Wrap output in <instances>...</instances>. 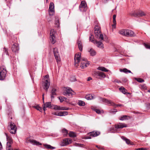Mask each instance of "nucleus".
<instances>
[{
	"label": "nucleus",
	"mask_w": 150,
	"mask_h": 150,
	"mask_svg": "<svg viewBox=\"0 0 150 150\" xmlns=\"http://www.w3.org/2000/svg\"><path fill=\"white\" fill-rule=\"evenodd\" d=\"M81 54L79 53L75 54L74 57V64L76 67L79 66V63L81 62L80 67L81 69H84L88 66L90 63H86L87 60L86 58H81Z\"/></svg>",
	"instance_id": "1"
},
{
	"label": "nucleus",
	"mask_w": 150,
	"mask_h": 150,
	"mask_svg": "<svg viewBox=\"0 0 150 150\" xmlns=\"http://www.w3.org/2000/svg\"><path fill=\"white\" fill-rule=\"evenodd\" d=\"M94 34L96 37L98 39L103 40V35L101 33L100 28L98 25H96L94 28Z\"/></svg>",
	"instance_id": "2"
},
{
	"label": "nucleus",
	"mask_w": 150,
	"mask_h": 150,
	"mask_svg": "<svg viewBox=\"0 0 150 150\" xmlns=\"http://www.w3.org/2000/svg\"><path fill=\"white\" fill-rule=\"evenodd\" d=\"M126 124L122 123H119L115 125V127H112L110 129V132L111 133H115L117 132L116 129H118L126 127Z\"/></svg>",
	"instance_id": "3"
},
{
	"label": "nucleus",
	"mask_w": 150,
	"mask_h": 150,
	"mask_svg": "<svg viewBox=\"0 0 150 150\" xmlns=\"http://www.w3.org/2000/svg\"><path fill=\"white\" fill-rule=\"evenodd\" d=\"M97 69L101 71H95L93 72V76L97 78L101 79L103 77V72H102L103 71V67H99Z\"/></svg>",
	"instance_id": "4"
},
{
	"label": "nucleus",
	"mask_w": 150,
	"mask_h": 150,
	"mask_svg": "<svg viewBox=\"0 0 150 150\" xmlns=\"http://www.w3.org/2000/svg\"><path fill=\"white\" fill-rule=\"evenodd\" d=\"M74 92L69 87H67L65 88L64 91L63 92V94L64 95L68 97L70 96V97L72 96Z\"/></svg>",
	"instance_id": "5"
},
{
	"label": "nucleus",
	"mask_w": 150,
	"mask_h": 150,
	"mask_svg": "<svg viewBox=\"0 0 150 150\" xmlns=\"http://www.w3.org/2000/svg\"><path fill=\"white\" fill-rule=\"evenodd\" d=\"M9 124L8 127L9 131L12 134H15L16 133L17 130L16 126L11 122H10Z\"/></svg>",
	"instance_id": "6"
},
{
	"label": "nucleus",
	"mask_w": 150,
	"mask_h": 150,
	"mask_svg": "<svg viewBox=\"0 0 150 150\" xmlns=\"http://www.w3.org/2000/svg\"><path fill=\"white\" fill-rule=\"evenodd\" d=\"M7 71L5 67H0V80H3L6 76Z\"/></svg>",
	"instance_id": "7"
},
{
	"label": "nucleus",
	"mask_w": 150,
	"mask_h": 150,
	"mask_svg": "<svg viewBox=\"0 0 150 150\" xmlns=\"http://www.w3.org/2000/svg\"><path fill=\"white\" fill-rule=\"evenodd\" d=\"M100 134V133L97 131H93L92 132H90L88 134V136H85L84 137V138L85 139H91V136L92 137H95L99 135Z\"/></svg>",
	"instance_id": "8"
},
{
	"label": "nucleus",
	"mask_w": 150,
	"mask_h": 150,
	"mask_svg": "<svg viewBox=\"0 0 150 150\" xmlns=\"http://www.w3.org/2000/svg\"><path fill=\"white\" fill-rule=\"evenodd\" d=\"M93 38L92 36V35H91L89 37V40L91 41V42L93 43L94 44H96L97 45V47L100 48H102L103 46V44L102 42H101L100 41H99L98 42L97 40H94L93 39Z\"/></svg>",
	"instance_id": "9"
},
{
	"label": "nucleus",
	"mask_w": 150,
	"mask_h": 150,
	"mask_svg": "<svg viewBox=\"0 0 150 150\" xmlns=\"http://www.w3.org/2000/svg\"><path fill=\"white\" fill-rule=\"evenodd\" d=\"M104 103H105L106 105L112 106H114L115 108H116L118 106L121 107L123 106V105L122 104H116L115 103L111 102V101L108 100L104 98Z\"/></svg>",
	"instance_id": "10"
},
{
	"label": "nucleus",
	"mask_w": 150,
	"mask_h": 150,
	"mask_svg": "<svg viewBox=\"0 0 150 150\" xmlns=\"http://www.w3.org/2000/svg\"><path fill=\"white\" fill-rule=\"evenodd\" d=\"M53 52L55 59H56L57 63H59L60 62V58L57 49L56 48H54L53 49Z\"/></svg>",
	"instance_id": "11"
},
{
	"label": "nucleus",
	"mask_w": 150,
	"mask_h": 150,
	"mask_svg": "<svg viewBox=\"0 0 150 150\" xmlns=\"http://www.w3.org/2000/svg\"><path fill=\"white\" fill-rule=\"evenodd\" d=\"M72 142L71 140L69 138L63 139L61 142L60 144L62 146H64L69 144Z\"/></svg>",
	"instance_id": "12"
},
{
	"label": "nucleus",
	"mask_w": 150,
	"mask_h": 150,
	"mask_svg": "<svg viewBox=\"0 0 150 150\" xmlns=\"http://www.w3.org/2000/svg\"><path fill=\"white\" fill-rule=\"evenodd\" d=\"M44 94H43L42 95V99L43 100V102L44 103ZM52 106L51 105V102H46L45 103H44L43 104V110L44 111L46 110V108H52Z\"/></svg>",
	"instance_id": "13"
},
{
	"label": "nucleus",
	"mask_w": 150,
	"mask_h": 150,
	"mask_svg": "<svg viewBox=\"0 0 150 150\" xmlns=\"http://www.w3.org/2000/svg\"><path fill=\"white\" fill-rule=\"evenodd\" d=\"M55 33V32L53 29H52L51 30L50 32V39L51 42L53 44H54L55 42V36L54 35Z\"/></svg>",
	"instance_id": "14"
},
{
	"label": "nucleus",
	"mask_w": 150,
	"mask_h": 150,
	"mask_svg": "<svg viewBox=\"0 0 150 150\" xmlns=\"http://www.w3.org/2000/svg\"><path fill=\"white\" fill-rule=\"evenodd\" d=\"M79 9L80 11H82V9L84 8V11H86L87 9L85 1H81V4L80 5Z\"/></svg>",
	"instance_id": "15"
},
{
	"label": "nucleus",
	"mask_w": 150,
	"mask_h": 150,
	"mask_svg": "<svg viewBox=\"0 0 150 150\" xmlns=\"http://www.w3.org/2000/svg\"><path fill=\"white\" fill-rule=\"evenodd\" d=\"M57 88H53L51 92V94L50 95V97L51 99V100L54 98V96H57Z\"/></svg>",
	"instance_id": "16"
},
{
	"label": "nucleus",
	"mask_w": 150,
	"mask_h": 150,
	"mask_svg": "<svg viewBox=\"0 0 150 150\" xmlns=\"http://www.w3.org/2000/svg\"><path fill=\"white\" fill-rule=\"evenodd\" d=\"M125 36H134V32L130 30L126 29L125 32Z\"/></svg>",
	"instance_id": "17"
},
{
	"label": "nucleus",
	"mask_w": 150,
	"mask_h": 150,
	"mask_svg": "<svg viewBox=\"0 0 150 150\" xmlns=\"http://www.w3.org/2000/svg\"><path fill=\"white\" fill-rule=\"evenodd\" d=\"M50 85V82L48 80H46L44 82V88L47 91Z\"/></svg>",
	"instance_id": "18"
},
{
	"label": "nucleus",
	"mask_w": 150,
	"mask_h": 150,
	"mask_svg": "<svg viewBox=\"0 0 150 150\" xmlns=\"http://www.w3.org/2000/svg\"><path fill=\"white\" fill-rule=\"evenodd\" d=\"M135 16H142L146 15V14L143 11L139 10L135 13Z\"/></svg>",
	"instance_id": "19"
},
{
	"label": "nucleus",
	"mask_w": 150,
	"mask_h": 150,
	"mask_svg": "<svg viewBox=\"0 0 150 150\" xmlns=\"http://www.w3.org/2000/svg\"><path fill=\"white\" fill-rule=\"evenodd\" d=\"M28 141L30 142V143L34 145H41L42 144L39 142H37V141L34 140L33 139H28Z\"/></svg>",
	"instance_id": "20"
},
{
	"label": "nucleus",
	"mask_w": 150,
	"mask_h": 150,
	"mask_svg": "<svg viewBox=\"0 0 150 150\" xmlns=\"http://www.w3.org/2000/svg\"><path fill=\"white\" fill-rule=\"evenodd\" d=\"M49 10L51 12H54V4L52 2H50V3Z\"/></svg>",
	"instance_id": "21"
},
{
	"label": "nucleus",
	"mask_w": 150,
	"mask_h": 150,
	"mask_svg": "<svg viewBox=\"0 0 150 150\" xmlns=\"http://www.w3.org/2000/svg\"><path fill=\"white\" fill-rule=\"evenodd\" d=\"M11 50L12 51L16 52L19 50L18 47L15 44H14L12 46Z\"/></svg>",
	"instance_id": "22"
},
{
	"label": "nucleus",
	"mask_w": 150,
	"mask_h": 150,
	"mask_svg": "<svg viewBox=\"0 0 150 150\" xmlns=\"http://www.w3.org/2000/svg\"><path fill=\"white\" fill-rule=\"evenodd\" d=\"M120 71L121 72H123L126 74H127L128 73L132 74L130 70H128L126 68H124L122 69H120Z\"/></svg>",
	"instance_id": "23"
},
{
	"label": "nucleus",
	"mask_w": 150,
	"mask_h": 150,
	"mask_svg": "<svg viewBox=\"0 0 150 150\" xmlns=\"http://www.w3.org/2000/svg\"><path fill=\"white\" fill-rule=\"evenodd\" d=\"M128 117L129 118V116L127 115H124L120 117L119 118V119L121 120H128Z\"/></svg>",
	"instance_id": "24"
},
{
	"label": "nucleus",
	"mask_w": 150,
	"mask_h": 150,
	"mask_svg": "<svg viewBox=\"0 0 150 150\" xmlns=\"http://www.w3.org/2000/svg\"><path fill=\"white\" fill-rule=\"evenodd\" d=\"M77 43L79 50L81 51H82L83 47L81 42V41L78 40L77 42Z\"/></svg>",
	"instance_id": "25"
},
{
	"label": "nucleus",
	"mask_w": 150,
	"mask_h": 150,
	"mask_svg": "<svg viewBox=\"0 0 150 150\" xmlns=\"http://www.w3.org/2000/svg\"><path fill=\"white\" fill-rule=\"evenodd\" d=\"M85 98L87 100H91L93 99L94 97L93 95L89 94L86 96Z\"/></svg>",
	"instance_id": "26"
},
{
	"label": "nucleus",
	"mask_w": 150,
	"mask_h": 150,
	"mask_svg": "<svg viewBox=\"0 0 150 150\" xmlns=\"http://www.w3.org/2000/svg\"><path fill=\"white\" fill-rule=\"evenodd\" d=\"M119 90L124 94H126L127 90L123 86H121L119 88Z\"/></svg>",
	"instance_id": "27"
},
{
	"label": "nucleus",
	"mask_w": 150,
	"mask_h": 150,
	"mask_svg": "<svg viewBox=\"0 0 150 150\" xmlns=\"http://www.w3.org/2000/svg\"><path fill=\"white\" fill-rule=\"evenodd\" d=\"M12 143V142H7L6 144V150H11L10 147L11 144Z\"/></svg>",
	"instance_id": "28"
},
{
	"label": "nucleus",
	"mask_w": 150,
	"mask_h": 150,
	"mask_svg": "<svg viewBox=\"0 0 150 150\" xmlns=\"http://www.w3.org/2000/svg\"><path fill=\"white\" fill-rule=\"evenodd\" d=\"M89 51L92 56H94L96 54V52L92 48Z\"/></svg>",
	"instance_id": "29"
},
{
	"label": "nucleus",
	"mask_w": 150,
	"mask_h": 150,
	"mask_svg": "<svg viewBox=\"0 0 150 150\" xmlns=\"http://www.w3.org/2000/svg\"><path fill=\"white\" fill-rule=\"evenodd\" d=\"M5 134L6 137L7 141L12 142V140L10 136H8L6 133H5Z\"/></svg>",
	"instance_id": "30"
},
{
	"label": "nucleus",
	"mask_w": 150,
	"mask_h": 150,
	"mask_svg": "<svg viewBox=\"0 0 150 150\" xmlns=\"http://www.w3.org/2000/svg\"><path fill=\"white\" fill-rule=\"evenodd\" d=\"M69 136L71 137H76V134L73 132H70L69 134Z\"/></svg>",
	"instance_id": "31"
},
{
	"label": "nucleus",
	"mask_w": 150,
	"mask_h": 150,
	"mask_svg": "<svg viewBox=\"0 0 150 150\" xmlns=\"http://www.w3.org/2000/svg\"><path fill=\"white\" fill-rule=\"evenodd\" d=\"M62 133L64 136H67L68 134V131L67 129L64 128L62 130Z\"/></svg>",
	"instance_id": "32"
},
{
	"label": "nucleus",
	"mask_w": 150,
	"mask_h": 150,
	"mask_svg": "<svg viewBox=\"0 0 150 150\" xmlns=\"http://www.w3.org/2000/svg\"><path fill=\"white\" fill-rule=\"evenodd\" d=\"M59 110H69V108H68L65 107H61L59 106Z\"/></svg>",
	"instance_id": "33"
},
{
	"label": "nucleus",
	"mask_w": 150,
	"mask_h": 150,
	"mask_svg": "<svg viewBox=\"0 0 150 150\" xmlns=\"http://www.w3.org/2000/svg\"><path fill=\"white\" fill-rule=\"evenodd\" d=\"M33 107L35 108L37 110L41 112L42 111V109L41 107H39L38 105L34 106H33Z\"/></svg>",
	"instance_id": "34"
},
{
	"label": "nucleus",
	"mask_w": 150,
	"mask_h": 150,
	"mask_svg": "<svg viewBox=\"0 0 150 150\" xmlns=\"http://www.w3.org/2000/svg\"><path fill=\"white\" fill-rule=\"evenodd\" d=\"M78 104L80 106H84L85 105V102L82 100L79 101Z\"/></svg>",
	"instance_id": "35"
},
{
	"label": "nucleus",
	"mask_w": 150,
	"mask_h": 150,
	"mask_svg": "<svg viewBox=\"0 0 150 150\" xmlns=\"http://www.w3.org/2000/svg\"><path fill=\"white\" fill-rule=\"evenodd\" d=\"M126 31V30L125 29H122L121 30L119 31V33L122 35H124L125 36V32Z\"/></svg>",
	"instance_id": "36"
},
{
	"label": "nucleus",
	"mask_w": 150,
	"mask_h": 150,
	"mask_svg": "<svg viewBox=\"0 0 150 150\" xmlns=\"http://www.w3.org/2000/svg\"><path fill=\"white\" fill-rule=\"evenodd\" d=\"M45 146L46 148L48 149H53L55 148V147L52 146L50 145L45 144Z\"/></svg>",
	"instance_id": "37"
},
{
	"label": "nucleus",
	"mask_w": 150,
	"mask_h": 150,
	"mask_svg": "<svg viewBox=\"0 0 150 150\" xmlns=\"http://www.w3.org/2000/svg\"><path fill=\"white\" fill-rule=\"evenodd\" d=\"M53 114L59 116H62V111L58 112H54Z\"/></svg>",
	"instance_id": "38"
},
{
	"label": "nucleus",
	"mask_w": 150,
	"mask_h": 150,
	"mask_svg": "<svg viewBox=\"0 0 150 150\" xmlns=\"http://www.w3.org/2000/svg\"><path fill=\"white\" fill-rule=\"evenodd\" d=\"M58 98L60 100V102L62 103L64 101V96H58Z\"/></svg>",
	"instance_id": "39"
},
{
	"label": "nucleus",
	"mask_w": 150,
	"mask_h": 150,
	"mask_svg": "<svg viewBox=\"0 0 150 150\" xmlns=\"http://www.w3.org/2000/svg\"><path fill=\"white\" fill-rule=\"evenodd\" d=\"M135 79L138 82L142 83L144 81V80L140 78H135Z\"/></svg>",
	"instance_id": "40"
},
{
	"label": "nucleus",
	"mask_w": 150,
	"mask_h": 150,
	"mask_svg": "<svg viewBox=\"0 0 150 150\" xmlns=\"http://www.w3.org/2000/svg\"><path fill=\"white\" fill-rule=\"evenodd\" d=\"M103 71L104 72H108V73L109 74H111L110 71L108 69H107L106 68L104 67L103 68Z\"/></svg>",
	"instance_id": "41"
},
{
	"label": "nucleus",
	"mask_w": 150,
	"mask_h": 150,
	"mask_svg": "<svg viewBox=\"0 0 150 150\" xmlns=\"http://www.w3.org/2000/svg\"><path fill=\"white\" fill-rule=\"evenodd\" d=\"M104 41H105L106 42H109V40L107 37L104 35Z\"/></svg>",
	"instance_id": "42"
},
{
	"label": "nucleus",
	"mask_w": 150,
	"mask_h": 150,
	"mask_svg": "<svg viewBox=\"0 0 150 150\" xmlns=\"http://www.w3.org/2000/svg\"><path fill=\"white\" fill-rule=\"evenodd\" d=\"M92 109L94 110L96 112V113L98 114H100V111L98 109H95L93 107L92 108Z\"/></svg>",
	"instance_id": "43"
},
{
	"label": "nucleus",
	"mask_w": 150,
	"mask_h": 150,
	"mask_svg": "<svg viewBox=\"0 0 150 150\" xmlns=\"http://www.w3.org/2000/svg\"><path fill=\"white\" fill-rule=\"evenodd\" d=\"M59 106L57 105H54L53 108H52L56 110H59Z\"/></svg>",
	"instance_id": "44"
},
{
	"label": "nucleus",
	"mask_w": 150,
	"mask_h": 150,
	"mask_svg": "<svg viewBox=\"0 0 150 150\" xmlns=\"http://www.w3.org/2000/svg\"><path fill=\"white\" fill-rule=\"evenodd\" d=\"M62 112V116H65L66 115H67L68 114V112L67 111H63Z\"/></svg>",
	"instance_id": "45"
},
{
	"label": "nucleus",
	"mask_w": 150,
	"mask_h": 150,
	"mask_svg": "<svg viewBox=\"0 0 150 150\" xmlns=\"http://www.w3.org/2000/svg\"><path fill=\"white\" fill-rule=\"evenodd\" d=\"M113 24L112 25V27L113 28H116V22H113Z\"/></svg>",
	"instance_id": "46"
},
{
	"label": "nucleus",
	"mask_w": 150,
	"mask_h": 150,
	"mask_svg": "<svg viewBox=\"0 0 150 150\" xmlns=\"http://www.w3.org/2000/svg\"><path fill=\"white\" fill-rule=\"evenodd\" d=\"M70 80L71 81H74L76 80V79L74 77H71Z\"/></svg>",
	"instance_id": "47"
},
{
	"label": "nucleus",
	"mask_w": 150,
	"mask_h": 150,
	"mask_svg": "<svg viewBox=\"0 0 150 150\" xmlns=\"http://www.w3.org/2000/svg\"><path fill=\"white\" fill-rule=\"evenodd\" d=\"M144 46L146 48L150 49V45H149L148 44H144Z\"/></svg>",
	"instance_id": "48"
},
{
	"label": "nucleus",
	"mask_w": 150,
	"mask_h": 150,
	"mask_svg": "<svg viewBox=\"0 0 150 150\" xmlns=\"http://www.w3.org/2000/svg\"><path fill=\"white\" fill-rule=\"evenodd\" d=\"M116 15H114L113 16V22H116Z\"/></svg>",
	"instance_id": "49"
},
{
	"label": "nucleus",
	"mask_w": 150,
	"mask_h": 150,
	"mask_svg": "<svg viewBox=\"0 0 150 150\" xmlns=\"http://www.w3.org/2000/svg\"><path fill=\"white\" fill-rule=\"evenodd\" d=\"M126 143L127 144H130V141L128 139H127L125 140Z\"/></svg>",
	"instance_id": "50"
},
{
	"label": "nucleus",
	"mask_w": 150,
	"mask_h": 150,
	"mask_svg": "<svg viewBox=\"0 0 150 150\" xmlns=\"http://www.w3.org/2000/svg\"><path fill=\"white\" fill-rule=\"evenodd\" d=\"M96 147H97L99 150H103V148L102 147H100V146L96 145Z\"/></svg>",
	"instance_id": "51"
},
{
	"label": "nucleus",
	"mask_w": 150,
	"mask_h": 150,
	"mask_svg": "<svg viewBox=\"0 0 150 150\" xmlns=\"http://www.w3.org/2000/svg\"><path fill=\"white\" fill-rule=\"evenodd\" d=\"M114 82H116V83H121V81L118 80H117V79H115L114 81Z\"/></svg>",
	"instance_id": "52"
},
{
	"label": "nucleus",
	"mask_w": 150,
	"mask_h": 150,
	"mask_svg": "<svg viewBox=\"0 0 150 150\" xmlns=\"http://www.w3.org/2000/svg\"><path fill=\"white\" fill-rule=\"evenodd\" d=\"M55 23L56 24H57V23H59V19L58 18H56L55 20Z\"/></svg>",
	"instance_id": "53"
},
{
	"label": "nucleus",
	"mask_w": 150,
	"mask_h": 150,
	"mask_svg": "<svg viewBox=\"0 0 150 150\" xmlns=\"http://www.w3.org/2000/svg\"><path fill=\"white\" fill-rule=\"evenodd\" d=\"M135 150H146L145 149L143 148H139L135 149Z\"/></svg>",
	"instance_id": "54"
},
{
	"label": "nucleus",
	"mask_w": 150,
	"mask_h": 150,
	"mask_svg": "<svg viewBox=\"0 0 150 150\" xmlns=\"http://www.w3.org/2000/svg\"><path fill=\"white\" fill-rule=\"evenodd\" d=\"M4 51H5V53H6V55H8V53L7 51V49L5 48H4Z\"/></svg>",
	"instance_id": "55"
},
{
	"label": "nucleus",
	"mask_w": 150,
	"mask_h": 150,
	"mask_svg": "<svg viewBox=\"0 0 150 150\" xmlns=\"http://www.w3.org/2000/svg\"><path fill=\"white\" fill-rule=\"evenodd\" d=\"M121 138L122 139L124 140L125 141V140H126V139H127V138H126L124 136H122L121 137Z\"/></svg>",
	"instance_id": "56"
},
{
	"label": "nucleus",
	"mask_w": 150,
	"mask_h": 150,
	"mask_svg": "<svg viewBox=\"0 0 150 150\" xmlns=\"http://www.w3.org/2000/svg\"><path fill=\"white\" fill-rule=\"evenodd\" d=\"M103 75H104V78L105 77H107L108 78H109V77L108 76V75H106L105 73H104Z\"/></svg>",
	"instance_id": "57"
},
{
	"label": "nucleus",
	"mask_w": 150,
	"mask_h": 150,
	"mask_svg": "<svg viewBox=\"0 0 150 150\" xmlns=\"http://www.w3.org/2000/svg\"><path fill=\"white\" fill-rule=\"evenodd\" d=\"M55 25L56 27L58 28L59 27V23H57V24L55 23Z\"/></svg>",
	"instance_id": "58"
},
{
	"label": "nucleus",
	"mask_w": 150,
	"mask_h": 150,
	"mask_svg": "<svg viewBox=\"0 0 150 150\" xmlns=\"http://www.w3.org/2000/svg\"><path fill=\"white\" fill-rule=\"evenodd\" d=\"M113 111H112V112H117V110L116 109H113Z\"/></svg>",
	"instance_id": "59"
},
{
	"label": "nucleus",
	"mask_w": 150,
	"mask_h": 150,
	"mask_svg": "<svg viewBox=\"0 0 150 150\" xmlns=\"http://www.w3.org/2000/svg\"><path fill=\"white\" fill-rule=\"evenodd\" d=\"M92 79V78L90 77H88L87 80V81H90V80H91Z\"/></svg>",
	"instance_id": "60"
},
{
	"label": "nucleus",
	"mask_w": 150,
	"mask_h": 150,
	"mask_svg": "<svg viewBox=\"0 0 150 150\" xmlns=\"http://www.w3.org/2000/svg\"><path fill=\"white\" fill-rule=\"evenodd\" d=\"M64 98H65L64 99V101H67V98H66L65 97H64Z\"/></svg>",
	"instance_id": "61"
},
{
	"label": "nucleus",
	"mask_w": 150,
	"mask_h": 150,
	"mask_svg": "<svg viewBox=\"0 0 150 150\" xmlns=\"http://www.w3.org/2000/svg\"><path fill=\"white\" fill-rule=\"evenodd\" d=\"M45 77L46 78H47V77H48V76H47V75H46L45 76Z\"/></svg>",
	"instance_id": "62"
},
{
	"label": "nucleus",
	"mask_w": 150,
	"mask_h": 150,
	"mask_svg": "<svg viewBox=\"0 0 150 150\" xmlns=\"http://www.w3.org/2000/svg\"><path fill=\"white\" fill-rule=\"evenodd\" d=\"M84 11V8L82 9V11Z\"/></svg>",
	"instance_id": "63"
},
{
	"label": "nucleus",
	"mask_w": 150,
	"mask_h": 150,
	"mask_svg": "<svg viewBox=\"0 0 150 150\" xmlns=\"http://www.w3.org/2000/svg\"><path fill=\"white\" fill-rule=\"evenodd\" d=\"M12 150H19L18 149H12Z\"/></svg>",
	"instance_id": "64"
}]
</instances>
